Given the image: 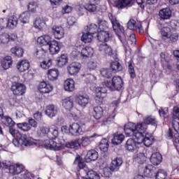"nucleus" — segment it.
<instances>
[{
	"mask_svg": "<svg viewBox=\"0 0 179 179\" xmlns=\"http://www.w3.org/2000/svg\"><path fill=\"white\" fill-rule=\"evenodd\" d=\"M108 18L112 23V26L114 31H115L119 40L121 41L124 47L125 45H128V38H129V35L125 33L124 30V27L121 26L118 20H117V17L113 15V13H108Z\"/></svg>",
	"mask_w": 179,
	"mask_h": 179,
	"instance_id": "f257e3e1",
	"label": "nucleus"
},
{
	"mask_svg": "<svg viewBox=\"0 0 179 179\" xmlns=\"http://www.w3.org/2000/svg\"><path fill=\"white\" fill-rule=\"evenodd\" d=\"M37 43L41 45H49V50L52 55L58 54L62 47V45L57 43V41H51V36L49 35L38 37Z\"/></svg>",
	"mask_w": 179,
	"mask_h": 179,
	"instance_id": "f03ea898",
	"label": "nucleus"
},
{
	"mask_svg": "<svg viewBox=\"0 0 179 179\" xmlns=\"http://www.w3.org/2000/svg\"><path fill=\"white\" fill-rule=\"evenodd\" d=\"M124 131L127 136H134L135 139H136L138 134H141L142 131L145 132L146 131V124L143 123L135 124L134 123L129 122L124 125Z\"/></svg>",
	"mask_w": 179,
	"mask_h": 179,
	"instance_id": "7ed1b4c3",
	"label": "nucleus"
},
{
	"mask_svg": "<svg viewBox=\"0 0 179 179\" xmlns=\"http://www.w3.org/2000/svg\"><path fill=\"white\" fill-rule=\"evenodd\" d=\"M102 85L108 87V89L110 90L111 92H120V89H122V86H124V81L120 76H113L112 78L111 81L105 80Z\"/></svg>",
	"mask_w": 179,
	"mask_h": 179,
	"instance_id": "20e7f679",
	"label": "nucleus"
},
{
	"mask_svg": "<svg viewBox=\"0 0 179 179\" xmlns=\"http://www.w3.org/2000/svg\"><path fill=\"white\" fill-rule=\"evenodd\" d=\"M173 121L172 122V127L175 131L174 138L176 142L179 143V108L175 106L173 112Z\"/></svg>",
	"mask_w": 179,
	"mask_h": 179,
	"instance_id": "39448f33",
	"label": "nucleus"
},
{
	"mask_svg": "<svg viewBox=\"0 0 179 179\" xmlns=\"http://www.w3.org/2000/svg\"><path fill=\"white\" fill-rule=\"evenodd\" d=\"M11 92L15 96H23L26 93V86L23 83H13L11 86Z\"/></svg>",
	"mask_w": 179,
	"mask_h": 179,
	"instance_id": "423d86ee",
	"label": "nucleus"
},
{
	"mask_svg": "<svg viewBox=\"0 0 179 179\" xmlns=\"http://www.w3.org/2000/svg\"><path fill=\"white\" fill-rule=\"evenodd\" d=\"M95 101L97 104H103V100L107 96V90L105 87H97L95 88Z\"/></svg>",
	"mask_w": 179,
	"mask_h": 179,
	"instance_id": "0eeeda50",
	"label": "nucleus"
},
{
	"mask_svg": "<svg viewBox=\"0 0 179 179\" xmlns=\"http://www.w3.org/2000/svg\"><path fill=\"white\" fill-rule=\"evenodd\" d=\"M127 29H129V30H135L137 33H139L140 34H142V33H143V27H142V23H136V21L133 19L130 20L127 22Z\"/></svg>",
	"mask_w": 179,
	"mask_h": 179,
	"instance_id": "6e6552de",
	"label": "nucleus"
},
{
	"mask_svg": "<svg viewBox=\"0 0 179 179\" xmlns=\"http://www.w3.org/2000/svg\"><path fill=\"white\" fill-rule=\"evenodd\" d=\"M69 131L73 136H79L83 135V130L82 127L78 123H73L69 126Z\"/></svg>",
	"mask_w": 179,
	"mask_h": 179,
	"instance_id": "1a4fd4ad",
	"label": "nucleus"
},
{
	"mask_svg": "<svg viewBox=\"0 0 179 179\" xmlns=\"http://www.w3.org/2000/svg\"><path fill=\"white\" fill-rule=\"evenodd\" d=\"M82 65H80V63L74 62L68 66L67 71L69 75L75 76L79 73V71H80Z\"/></svg>",
	"mask_w": 179,
	"mask_h": 179,
	"instance_id": "9d476101",
	"label": "nucleus"
},
{
	"mask_svg": "<svg viewBox=\"0 0 179 179\" xmlns=\"http://www.w3.org/2000/svg\"><path fill=\"white\" fill-rule=\"evenodd\" d=\"M17 139H20L22 145L24 146H33V145H36L34 143V140L31 138H28L26 134H17Z\"/></svg>",
	"mask_w": 179,
	"mask_h": 179,
	"instance_id": "9b49d317",
	"label": "nucleus"
},
{
	"mask_svg": "<svg viewBox=\"0 0 179 179\" xmlns=\"http://www.w3.org/2000/svg\"><path fill=\"white\" fill-rule=\"evenodd\" d=\"M136 139H138V143H140V145L141 143H144L145 146L147 148H149V146L153 143V141H151L150 138L145 137V135H143V131L136 134Z\"/></svg>",
	"mask_w": 179,
	"mask_h": 179,
	"instance_id": "f8f14e48",
	"label": "nucleus"
},
{
	"mask_svg": "<svg viewBox=\"0 0 179 179\" xmlns=\"http://www.w3.org/2000/svg\"><path fill=\"white\" fill-rule=\"evenodd\" d=\"M113 36L108 31H99L97 34V38L99 41L101 42H107L111 40Z\"/></svg>",
	"mask_w": 179,
	"mask_h": 179,
	"instance_id": "ddd939ff",
	"label": "nucleus"
},
{
	"mask_svg": "<svg viewBox=\"0 0 179 179\" xmlns=\"http://www.w3.org/2000/svg\"><path fill=\"white\" fill-rule=\"evenodd\" d=\"M138 145H140V143H138V139L129 138L126 142L125 149L129 150V152H134V150H136Z\"/></svg>",
	"mask_w": 179,
	"mask_h": 179,
	"instance_id": "4468645a",
	"label": "nucleus"
},
{
	"mask_svg": "<svg viewBox=\"0 0 179 179\" xmlns=\"http://www.w3.org/2000/svg\"><path fill=\"white\" fill-rule=\"evenodd\" d=\"M76 101L81 107H86L90 103V98L87 94L77 96Z\"/></svg>",
	"mask_w": 179,
	"mask_h": 179,
	"instance_id": "2eb2a0df",
	"label": "nucleus"
},
{
	"mask_svg": "<svg viewBox=\"0 0 179 179\" xmlns=\"http://www.w3.org/2000/svg\"><path fill=\"white\" fill-rule=\"evenodd\" d=\"M172 12L169 8H162L159 11L160 20H169L171 17Z\"/></svg>",
	"mask_w": 179,
	"mask_h": 179,
	"instance_id": "dca6fc26",
	"label": "nucleus"
},
{
	"mask_svg": "<svg viewBox=\"0 0 179 179\" xmlns=\"http://www.w3.org/2000/svg\"><path fill=\"white\" fill-rule=\"evenodd\" d=\"M24 170V166L22 164H13L10 166V174H13V176H16L17 174H20V173H23Z\"/></svg>",
	"mask_w": 179,
	"mask_h": 179,
	"instance_id": "f3484780",
	"label": "nucleus"
},
{
	"mask_svg": "<svg viewBox=\"0 0 179 179\" xmlns=\"http://www.w3.org/2000/svg\"><path fill=\"white\" fill-rule=\"evenodd\" d=\"M52 32L53 33V36H55V38H57V40L64 38L65 33L64 32V28H62V27L54 26L52 28Z\"/></svg>",
	"mask_w": 179,
	"mask_h": 179,
	"instance_id": "a211bd4d",
	"label": "nucleus"
},
{
	"mask_svg": "<svg viewBox=\"0 0 179 179\" xmlns=\"http://www.w3.org/2000/svg\"><path fill=\"white\" fill-rule=\"evenodd\" d=\"M156 173H157V169L156 167L152 165H148L145 166L144 170V176L148 178H152V177L156 176Z\"/></svg>",
	"mask_w": 179,
	"mask_h": 179,
	"instance_id": "6ab92c4d",
	"label": "nucleus"
},
{
	"mask_svg": "<svg viewBox=\"0 0 179 179\" xmlns=\"http://www.w3.org/2000/svg\"><path fill=\"white\" fill-rule=\"evenodd\" d=\"M99 159V152L95 150H89L85 156V162L90 163V162H96Z\"/></svg>",
	"mask_w": 179,
	"mask_h": 179,
	"instance_id": "aec40b11",
	"label": "nucleus"
},
{
	"mask_svg": "<svg viewBox=\"0 0 179 179\" xmlns=\"http://www.w3.org/2000/svg\"><path fill=\"white\" fill-rule=\"evenodd\" d=\"M99 51L103 55L111 56L113 55V48L107 43H103L99 45Z\"/></svg>",
	"mask_w": 179,
	"mask_h": 179,
	"instance_id": "412c9836",
	"label": "nucleus"
},
{
	"mask_svg": "<svg viewBox=\"0 0 179 179\" xmlns=\"http://www.w3.org/2000/svg\"><path fill=\"white\" fill-rule=\"evenodd\" d=\"M46 148L50 149V150H61L62 146L59 143H57L54 139H50L46 141Z\"/></svg>",
	"mask_w": 179,
	"mask_h": 179,
	"instance_id": "4be33fe9",
	"label": "nucleus"
},
{
	"mask_svg": "<svg viewBox=\"0 0 179 179\" xmlns=\"http://www.w3.org/2000/svg\"><path fill=\"white\" fill-rule=\"evenodd\" d=\"M121 166H122V158L116 157L113 160H112L110 169L111 170V171H118Z\"/></svg>",
	"mask_w": 179,
	"mask_h": 179,
	"instance_id": "5701e85b",
	"label": "nucleus"
},
{
	"mask_svg": "<svg viewBox=\"0 0 179 179\" xmlns=\"http://www.w3.org/2000/svg\"><path fill=\"white\" fill-rule=\"evenodd\" d=\"M38 90L41 93L47 94L52 92V86L50 84H47L46 82H41L38 86Z\"/></svg>",
	"mask_w": 179,
	"mask_h": 179,
	"instance_id": "b1692460",
	"label": "nucleus"
},
{
	"mask_svg": "<svg viewBox=\"0 0 179 179\" xmlns=\"http://www.w3.org/2000/svg\"><path fill=\"white\" fill-rule=\"evenodd\" d=\"M16 66L20 72H24L30 68V62L29 60H22L17 64Z\"/></svg>",
	"mask_w": 179,
	"mask_h": 179,
	"instance_id": "393cba45",
	"label": "nucleus"
},
{
	"mask_svg": "<svg viewBox=\"0 0 179 179\" xmlns=\"http://www.w3.org/2000/svg\"><path fill=\"white\" fill-rule=\"evenodd\" d=\"M18 22L19 19L16 17V15H13L7 20V27L8 29H15V27L17 26Z\"/></svg>",
	"mask_w": 179,
	"mask_h": 179,
	"instance_id": "a878e982",
	"label": "nucleus"
},
{
	"mask_svg": "<svg viewBox=\"0 0 179 179\" xmlns=\"http://www.w3.org/2000/svg\"><path fill=\"white\" fill-rule=\"evenodd\" d=\"M150 160L154 166H159V164L162 163V161L163 160V157H162L161 153L155 152L152 155Z\"/></svg>",
	"mask_w": 179,
	"mask_h": 179,
	"instance_id": "bb28decb",
	"label": "nucleus"
},
{
	"mask_svg": "<svg viewBox=\"0 0 179 179\" xmlns=\"http://www.w3.org/2000/svg\"><path fill=\"white\" fill-rule=\"evenodd\" d=\"M100 135L97 134H94L92 136L89 137H83L82 138V145L83 146H87L93 142V141H96L97 138H99Z\"/></svg>",
	"mask_w": 179,
	"mask_h": 179,
	"instance_id": "cd10ccee",
	"label": "nucleus"
},
{
	"mask_svg": "<svg viewBox=\"0 0 179 179\" xmlns=\"http://www.w3.org/2000/svg\"><path fill=\"white\" fill-rule=\"evenodd\" d=\"M62 106L67 111H72L73 108V99L71 97L66 98L62 101Z\"/></svg>",
	"mask_w": 179,
	"mask_h": 179,
	"instance_id": "c85d7f7f",
	"label": "nucleus"
},
{
	"mask_svg": "<svg viewBox=\"0 0 179 179\" xmlns=\"http://www.w3.org/2000/svg\"><path fill=\"white\" fill-rule=\"evenodd\" d=\"M124 139H125L124 134L121 133H115L112 139V143L113 145H121L124 141Z\"/></svg>",
	"mask_w": 179,
	"mask_h": 179,
	"instance_id": "c756f323",
	"label": "nucleus"
},
{
	"mask_svg": "<svg viewBox=\"0 0 179 179\" xmlns=\"http://www.w3.org/2000/svg\"><path fill=\"white\" fill-rule=\"evenodd\" d=\"M64 88L66 92H73L75 90V81L72 79H67L64 81Z\"/></svg>",
	"mask_w": 179,
	"mask_h": 179,
	"instance_id": "7c9ffc66",
	"label": "nucleus"
},
{
	"mask_svg": "<svg viewBox=\"0 0 179 179\" xmlns=\"http://www.w3.org/2000/svg\"><path fill=\"white\" fill-rule=\"evenodd\" d=\"M57 113H58V110H57V108L54 105H48L46 107L45 114L48 115V117H50V118H52V117H55L57 115Z\"/></svg>",
	"mask_w": 179,
	"mask_h": 179,
	"instance_id": "2f4dec72",
	"label": "nucleus"
},
{
	"mask_svg": "<svg viewBox=\"0 0 179 179\" xmlns=\"http://www.w3.org/2000/svg\"><path fill=\"white\" fill-rule=\"evenodd\" d=\"M140 124H145L146 128H148V125H154V127H157V120H156V118L153 116H148L144 118L143 122Z\"/></svg>",
	"mask_w": 179,
	"mask_h": 179,
	"instance_id": "473e14b6",
	"label": "nucleus"
},
{
	"mask_svg": "<svg viewBox=\"0 0 179 179\" xmlns=\"http://www.w3.org/2000/svg\"><path fill=\"white\" fill-rule=\"evenodd\" d=\"M115 3V6L118 9H124L128 5H131L132 3V0H117Z\"/></svg>",
	"mask_w": 179,
	"mask_h": 179,
	"instance_id": "72a5a7b5",
	"label": "nucleus"
},
{
	"mask_svg": "<svg viewBox=\"0 0 179 179\" xmlns=\"http://www.w3.org/2000/svg\"><path fill=\"white\" fill-rule=\"evenodd\" d=\"M59 75V71L57 69H52L48 72V78L50 80H57Z\"/></svg>",
	"mask_w": 179,
	"mask_h": 179,
	"instance_id": "f704fd0d",
	"label": "nucleus"
},
{
	"mask_svg": "<svg viewBox=\"0 0 179 179\" xmlns=\"http://www.w3.org/2000/svg\"><path fill=\"white\" fill-rule=\"evenodd\" d=\"M12 57L10 56L5 57L1 62V66H3V69H9V68L12 66Z\"/></svg>",
	"mask_w": 179,
	"mask_h": 179,
	"instance_id": "c9c22d12",
	"label": "nucleus"
},
{
	"mask_svg": "<svg viewBox=\"0 0 179 179\" xmlns=\"http://www.w3.org/2000/svg\"><path fill=\"white\" fill-rule=\"evenodd\" d=\"M10 52H12V54H14L15 57H18V58L23 57V54H24V50L17 46L11 48Z\"/></svg>",
	"mask_w": 179,
	"mask_h": 179,
	"instance_id": "e433bc0d",
	"label": "nucleus"
},
{
	"mask_svg": "<svg viewBox=\"0 0 179 179\" xmlns=\"http://www.w3.org/2000/svg\"><path fill=\"white\" fill-rule=\"evenodd\" d=\"M160 33H161L162 38H163V40H167L170 34H171V29L167 27H163L161 29Z\"/></svg>",
	"mask_w": 179,
	"mask_h": 179,
	"instance_id": "4c0bfd02",
	"label": "nucleus"
},
{
	"mask_svg": "<svg viewBox=\"0 0 179 179\" xmlns=\"http://www.w3.org/2000/svg\"><path fill=\"white\" fill-rule=\"evenodd\" d=\"M81 55L84 58H87V57H92L93 55V48L90 47H85L81 50Z\"/></svg>",
	"mask_w": 179,
	"mask_h": 179,
	"instance_id": "58836bf2",
	"label": "nucleus"
},
{
	"mask_svg": "<svg viewBox=\"0 0 179 179\" xmlns=\"http://www.w3.org/2000/svg\"><path fill=\"white\" fill-rule=\"evenodd\" d=\"M93 115L95 120H100L103 117V108L101 106L94 107Z\"/></svg>",
	"mask_w": 179,
	"mask_h": 179,
	"instance_id": "ea45409f",
	"label": "nucleus"
},
{
	"mask_svg": "<svg viewBox=\"0 0 179 179\" xmlns=\"http://www.w3.org/2000/svg\"><path fill=\"white\" fill-rule=\"evenodd\" d=\"M34 26L36 27V29H38V30H43V29L45 27V21H44V20H41V18H36Z\"/></svg>",
	"mask_w": 179,
	"mask_h": 179,
	"instance_id": "a19ab883",
	"label": "nucleus"
},
{
	"mask_svg": "<svg viewBox=\"0 0 179 179\" xmlns=\"http://www.w3.org/2000/svg\"><path fill=\"white\" fill-rule=\"evenodd\" d=\"M134 162L138 164H143L146 162V156H145V154L139 152L134 158Z\"/></svg>",
	"mask_w": 179,
	"mask_h": 179,
	"instance_id": "79ce46f5",
	"label": "nucleus"
},
{
	"mask_svg": "<svg viewBox=\"0 0 179 179\" xmlns=\"http://www.w3.org/2000/svg\"><path fill=\"white\" fill-rule=\"evenodd\" d=\"M66 148H69L70 149H76L78 150L79 148H80V142H79V140L76 139L74 141H72L71 142H69L66 144Z\"/></svg>",
	"mask_w": 179,
	"mask_h": 179,
	"instance_id": "37998d69",
	"label": "nucleus"
},
{
	"mask_svg": "<svg viewBox=\"0 0 179 179\" xmlns=\"http://www.w3.org/2000/svg\"><path fill=\"white\" fill-rule=\"evenodd\" d=\"M110 67L112 69V72H114V73H116V72H120V71H122V66L120 62L115 61L111 63Z\"/></svg>",
	"mask_w": 179,
	"mask_h": 179,
	"instance_id": "c03bdc74",
	"label": "nucleus"
},
{
	"mask_svg": "<svg viewBox=\"0 0 179 179\" xmlns=\"http://www.w3.org/2000/svg\"><path fill=\"white\" fill-rule=\"evenodd\" d=\"M101 75L103 78L110 79V78L113 77V70L110 69H102L101 70Z\"/></svg>",
	"mask_w": 179,
	"mask_h": 179,
	"instance_id": "a18cd8bd",
	"label": "nucleus"
},
{
	"mask_svg": "<svg viewBox=\"0 0 179 179\" xmlns=\"http://www.w3.org/2000/svg\"><path fill=\"white\" fill-rule=\"evenodd\" d=\"M68 64V57H66V55H62L61 57H59L57 59V65L58 66L62 67Z\"/></svg>",
	"mask_w": 179,
	"mask_h": 179,
	"instance_id": "49530a36",
	"label": "nucleus"
},
{
	"mask_svg": "<svg viewBox=\"0 0 179 179\" xmlns=\"http://www.w3.org/2000/svg\"><path fill=\"white\" fill-rule=\"evenodd\" d=\"M74 164H77L78 169H85L86 167V164H85V161L80 156H77L74 161Z\"/></svg>",
	"mask_w": 179,
	"mask_h": 179,
	"instance_id": "de8ad7c7",
	"label": "nucleus"
},
{
	"mask_svg": "<svg viewBox=\"0 0 179 179\" xmlns=\"http://www.w3.org/2000/svg\"><path fill=\"white\" fill-rule=\"evenodd\" d=\"M87 31L89 34L93 36V34H96V33H99V27L96 25V24H91L87 26Z\"/></svg>",
	"mask_w": 179,
	"mask_h": 179,
	"instance_id": "09e8293b",
	"label": "nucleus"
},
{
	"mask_svg": "<svg viewBox=\"0 0 179 179\" xmlns=\"http://www.w3.org/2000/svg\"><path fill=\"white\" fill-rule=\"evenodd\" d=\"M48 136H50V139H56V138L58 136V129H57L55 126H52L50 127Z\"/></svg>",
	"mask_w": 179,
	"mask_h": 179,
	"instance_id": "8fccbe9b",
	"label": "nucleus"
},
{
	"mask_svg": "<svg viewBox=\"0 0 179 179\" xmlns=\"http://www.w3.org/2000/svg\"><path fill=\"white\" fill-rule=\"evenodd\" d=\"M17 127L19 129H21V131H23L24 132H27L31 129V127H30V124H29L27 122L18 123L17 124Z\"/></svg>",
	"mask_w": 179,
	"mask_h": 179,
	"instance_id": "3c124183",
	"label": "nucleus"
},
{
	"mask_svg": "<svg viewBox=\"0 0 179 179\" xmlns=\"http://www.w3.org/2000/svg\"><path fill=\"white\" fill-rule=\"evenodd\" d=\"M98 24L100 31H106L107 29H108V23H107V21L103 20H98Z\"/></svg>",
	"mask_w": 179,
	"mask_h": 179,
	"instance_id": "603ef678",
	"label": "nucleus"
},
{
	"mask_svg": "<svg viewBox=\"0 0 179 179\" xmlns=\"http://www.w3.org/2000/svg\"><path fill=\"white\" fill-rule=\"evenodd\" d=\"M156 179H165L167 178V172L164 169H159L155 173Z\"/></svg>",
	"mask_w": 179,
	"mask_h": 179,
	"instance_id": "864d4df0",
	"label": "nucleus"
},
{
	"mask_svg": "<svg viewBox=\"0 0 179 179\" xmlns=\"http://www.w3.org/2000/svg\"><path fill=\"white\" fill-rule=\"evenodd\" d=\"M30 20V13L29 11L24 12L20 15V21L22 23H29Z\"/></svg>",
	"mask_w": 179,
	"mask_h": 179,
	"instance_id": "5fc2aeb1",
	"label": "nucleus"
},
{
	"mask_svg": "<svg viewBox=\"0 0 179 179\" xmlns=\"http://www.w3.org/2000/svg\"><path fill=\"white\" fill-rule=\"evenodd\" d=\"M3 120H5L4 124L6 127H8V128L16 125V123L15 121H13V119H12V117H9L8 115L4 116Z\"/></svg>",
	"mask_w": 179,
	"mask_h": 179,
	"instance_id": "6e6d98bb",
	"label": "nucleus"
},
{
	"mask_svg": "<svg viewBox=\"0 0 179 179\" xmlns=\"http://www.w3.org/2000/svg\"><path fill=\"white\" fill-rule=\"evenodd\" d=\"M81 40L84 43H92V41L93 40V35H91V34H89L88 32L83 34L81 37Z\"/></svg>",
	"mask_w": 179,
	"mask_h": 179,
	"instance_id": "4d7b16f0",
	"label": "nucleus"
},
{
	"mask_svg": "<svg viewBox=\"0 0 179 179\" xmlns=\"http://www.w3.org/2000/svg\"><path fill=\"white\" fill-rule=\"evenodd\" d=\"M88 10V12H96L97 10V6L94 3H88L84 7V13Z\"/></svg>",
	"mask_w": 179,
	"mask_h": 179,
	"instance_id": "13d9d810",
	"label": "nucleus"
},
{
	"mask_svg": "<svg viewBox=\"0 0 179 179\" xmlns=\"http://www.w3.org/2000/svg\"><path fill=\"white\" fill-rule=\"evenodd\" d=\"M99 149L102 152H107L108 150V141L107 140H103L99 143Z\"/></svg>",
	"mask_w": 179,
	"mask_h": 179,
	"instance_id": "bf43d9fd",
	"label": "nucleus"
},
{
	"mask_svg": "<svg viewBox=\"0 0 179 179\" xmlns=\"http://www.w3.org/2000/svg\"><path fill=\"white\" fill-rule=\"evenodd\" d=\"M128 72L130 75V78H131V79H135L136 74L135 73V69H134V66H132L131 62H129Z\"/></svg>",
	"mask_w": 179,
	"mask_h": 179,
	"instance_id": "052dcab7",
	"label": "nucleus"
},
{
	"mask_svg": "<svg viewBox=\"0 0 179 179\" xmlns=\"http://www.w3.org/2000/svg\"><path fill=\"white\" fill-rule=\"evenodd\" d=\"M37 8H38V6L35 1H31L28 4V10L32 13H35L36 10H37Z\"/></svg>",
	"mask_w": 179,
	"mask_h": 179,
	"instance_id": "680f3d73",
	"label": "nucleus"
},
{
	"mask_svg": "<svg viewBox=\"0 0 179 179\" xmlns=\"http://www.w3.org/2000/svg\"><path fill=\"white\" fill-rule=\"evenodd\" d=\"M52 65V60L51 59H48V60L43 61L42 63H41V66L43 69H48Z\"/></svg>",
	"mask_w": 179,
	"mask_h": 179,
	"instance_id": "e2e57ef3",
	"label": "nucleus"
},
{
	"mask_svg": "<svg viewBox=\"0 0 179 179\" xmlns=\"http://www.w3.org/2000/svg\"><path fill=\"white\" fill-rule=\"evenodd\" d=\"M0 41L1 44H8V43H9V34L6 33L1 34Z\"/></svg>",
	"mask_w": 179,
	"mask_h": 179,
	"instance_id": "0e129e2a",
	"label": "nucleus"
},
{
	"mask_svg": "<svg viewBox=\"0 0 179 179\" xmlns=\"http://www.w3.org/2000/svg\"><path fill=\"white\" fill-rule=\"evenodd\" d=\"M40 135H49L50 134V128L45 127L44 126L39 127V131H38Z\"/></svg>",
	"mask_w": 179,
	"mask_h": 179,
	"instance_id": "69168bd1",
	"label": "nucleus"
},
{
	"mask_svg": "<svg viewBox=\"0 0 179 179\" xmlns=\"http://www.w3.org/2000/svg\"><path fill=\"white\" fill-rule=\"evenodd\" d=\"M129 43H131V45H135L136 44V36L134 34H131L129 35V38L127 40Z\"/></svg>",
	"mask_w": 179,
	"mask_h": 179,
	"instance_id": "338daca9",
	"label": "nucleus"
},
{
	"mask_svg": "<svg viewBox=\"0 0 179 179\" xmlns=\"http://www.w3.org/2000/svg\"><path fill=\"white\" fill-rule=\"evenodd\" d=\"M87 67L90 71H94L97 68V62L94 61H90L87 63Z\"/></svg>",
	"mask_w": 179,
	"mask_h": 179,
	"instance_id": "774afa93",
	"label": "nucleus"
}]
</instances>
